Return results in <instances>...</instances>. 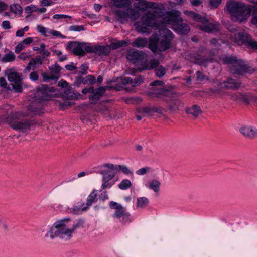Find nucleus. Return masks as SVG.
<instances>
[{
  "label": "nucleus",
  "instance_id": "5",
  "mask_svg": "<svg viewBox=\"0 0 257 257\" xmlns=\"http://www.w3.org/2000/svg\"><path fill=\"white\" fill-rule=\"evenodd\" d=\"M187 13H189V15L194 20L200 23L197 25V27L199 30L208 33L217 32L219 31L220 25L218 23H210L206 16H202L201 14L192 11H186L185 13L187 14Z\"/></svg>",
  "mask_w": 257,
  "mask_h": 257
},
{
  "label": "nucleus",
  "instance_id": "35",
  "mask_svg": "<svg viewBox=\"0 0 257 257\" xmlns=\"http://www.w3.org/2000/svg\"><path fill=\"white\" fill-rule=\"evenodd\" d=\"M15 59V55L12 52L5 54L1 59L3 62H13Z\"/></svg>",
  "mask_w": 257,
  "mask_h": 257
},
{
  "label": "nucleus",
  "instance_id": "3",
  "mask_svg": "<svg viewBox=\"0 0 257 257\" xmlns=\"http://www.w3.org/2000/svg\"><path fill=\"white\" fill-rule=\"evenodd\" d=\"M161 37L160 39L158 37L149 39L148 48L155 54H160L172 47L171 42L175 36L170 30L167 28L162 29L161 30Z\"/></svg>",
  "mask_w": 257,
  "mask_h": 257
},
{
  "label": "nucleus",
  "instance_id": "31",
  "mask_svg": "<svg viewBox=\"0 0 257 257\" xmlns=\"http://www.w3.org/2000/svg\"><path fill=\"white\" fill-rule=\"evenodd\" d=\"M84 202H79L77 203V205H74L73 208H72L73 211H74V214H79L81 213L82 212L86 211L87 206L82 208V207L84 205Z\"/></svg>",
  "mask_w": 257,
  "mask_h": 257
},
{
  "label": "nucleus",
  "instance_id": "36",
  "mask_svg": "<svg viewBox=\"0 0 257 257\" xmlns=\"http://www.w3.org/2000/svg\"><path fill=\"white\" fill-rule=\"evenodd\" d=\"M155 73L158 77L161 78L166 74V69L162 65H160L155 69Z\"/></svg>",
  "mask_w": 257,
  "mask_h": 257
},
{
  "label": "nucleus",
  "instance_id": "8",
  "mask_svg": "<svg viewBox=\"0 0 257 257\" xmlns=\"http://www.w3.org/2000/svg\"><path fill=\"white\" fill-rule=\"evenodd\" d=\"M150 89L146 92L150 98H161L164 100L166 98H174L177 96L176 92L165 88L152 87Z\"/></svg>",
  "mask_w": 257,
  "mask_h": 257
},
{
  "label": "nucleus",
  "instance_id": "28",
  "mask_svg": "<svg viewBox=\"0 0 257 257\" xmlns=\"http://www.w3.org/2000/svg\"><path fill=\"white\" fill-rule=\"evenodd\" d=\"M161 183L156 179H153L149 184V188L154 191L156 193H158L160 191Z\"/></svg>",
  "mask_w": 257,
  "mask_h": 257
},
{
  "label": "nucleus",
  "instance_id": "30",
  "mask_svg": "<svg viewBox=\"0 0 257 257\" xmlns=\"http://www.w3.org/2000/svg\"><path fill=\"white\" fill-rule=\"evenodd\" d=\"M96 190H93V191L88 196L86 200V206L88 207L90 206L93 203L96 202L97 199L96 198L97 194L96 193Z\"/></svg>",
  "mask_w": 257,
  "mask_h": 257
},
{
  "label": "nucleus",
  "instance_id": "45",
  "mask_svg": "<svg viewBox=\"0 0 257 257\" xmlns=\"http://www.w3.org/2000/svg\"><path fill=\"white\" fill-rule=\"evenodd\" d=\"M28 110L32 115H40L41 113V109L37 107L29 106Z\"/></svg>",
  "mask_w": 257,
  "mask_h": 257
},
{
  "label": "nucleus",
  "instance_id": "62",
  "mask_svg": "<svg viewBox=\"0 0 257 257\" xmlns=\"http://www.w3.org/2000/svg\"><path fill=\"white\" fill-rule=\"evenodd\" d=\"M133 79H132V78H131L130 77H124L122 80V83L124 85L130 84L133 86Z\"/></svg>",
  "mask_w": 257,
  "mask_h": 257
},
{
  "label": "nucleus",
  "instance_id": "52",
  "mask_svg": "<svg viewBox=\"0 0 257 257\" xmlns=\"http://www.w3.org/2000/svg\"><path fill=\"white\" fill-rule=\"evenodd\" d=\"M74 104V102L66 100L60 103V107L61 109L64 110L66 109L68 107L72 106Z\"/></svg>",
  "mask_w": 257,
  "mask_h": 257
},
{
  "label": "nucleus",
  "instance_id": "41",
  "mask_svg": "<svg viewBox=\"0 0 257 257\" xmlns=\"http://www.w3.org/2000/svg\"><path fill=\"white\" fill-rule=\"evenodd\" d=\"M10 8L11 11L15 14H21L23 12L22 8L19 4H14L10 5Z\"/></svg>",
  "mask_w": 257,
  "mask_h": 257
},
{
  "label": "nucleus",
  "instance_id": "25",
  "mask_svg": "<svg viewBox=\"0 0 257 257\" xmlns=\"http://www.w3.org/2000/svg\"><path fill=\"white\" fill-rule=\"evenodd\" d=\"M147 43L148 41L146 38L138 37L134 40L131 43V45L134 47L143 48Z\"/></svg>",
  "mask_w": 257,
  "mask_h": 257
},
{
  "label": "nucleus",
  "instance_id": "17",
  "mask_svg": "<svg viewBox=\"0 0 257 257\" xmlns=\"http://www.w3.org/2000/svg\"><path fill=\"white\" fill-rule=\"evenodd\" d=\"M168 98H166L163 100L167 104L165 109H164L165 112H173L176 111L179 109L180 106H182L183 105V103L178 99H169Z\"/></svg>",
  "mask_w": 257,
  "mask_h": 257
},
{
  "label": "nucleus",
  "instance_id": "44",
  "mask_svg": "<svg viewBox=\"0 0 257 257\" xmlns=\"http://www.w3.org/2000/svg\"><path fill=\"white\" fill-rule=\"evenodd\" d=\"M117 172L118 170L121 171L123 173L126 175L131 174L133 175V173L127 167L124 165H116Z\"/></svg>",
  "mask_w": 257,
  "mask_h": 257
},
{
  "label": "nucleus",
  "instance_id": "51",
  "mask_svg": "<svg viewBox=\"0 0 257 257\" xmlns=\"http://www.w3.org/2000/svg\"><path fill=\"white\" fill-rule=\"evenodd\" d=\"M144 81V77L142 75H139L135 77L133 81V86H138Z\"/></svg>",
  "mask_w": 257,
  "mask_h": 257
},
{
  "label": "nucleus",
  "instance_id": "63",
  "mask_svg": "<svg viewBox=\"0 0 257 257\" xmlns=\"http://www.w3.org/2000/svg\"><path fill=\"white\" fill-rule=\"evenodd\" d=\"M30 79L33 81H35L38 79V74L36 71L32 72L29 75Z\"/></svg>",
  "mask_w": 257,
  "mask_h": 257
},
{
  "label": "nucleus",
  "instance_id": "1",
  "mask_svg": "<svg viewBox=\"0 0 257 257\" xmlns=\"http://www.w3.org/2000/svg\"><path fill=\"white\" fill-rule=\"evenodd\" d=\"M85 220L83 218L76 219L72 222L70 217H65L56 221L45 234V237L50 236L51 239L59 237L64 240H69L72 234L77 229L83 228Z\"/></svg>",
  "mask_w": 257,
  "mask_h": 257
},
{
  "label": "nucleus",
  "instance_id": "9",
  "mask_svg": "<svg viewBox=\"0 0 257 257\" xmlns=\"http://www.w3.org/2000/svg\"><path fill=\"white\" fill-rule=\"evenodd\" d=\"M55 89L52 86L43 84L38 86L34 93V98L39 102L49 100L51 98V95L48 92H54Z\"/></svg>",
  "mask_w": 257,
  "mask_h": 257
},
{
  "label": "nucleus",
  "instance_id": "23",
  "mask_svg": "<svg viewBox=\"0 0 257 257\" xmlns=\"http://www.w3.org/2000/svg\"><path fill=\"white\" fill-rule=\"evenodd\" d=\"M223 63L224 64H231L233 67H236V65L238 62H241V59H237L236 57L234 56H228L226 55L223 57L222 59Z\"/></svg>",
  "mask_w": 257,
  "mask_h": 257
},
{
  "label": "nucleus",
  "instance_id": "14",
  "mask_svg": "<svg viewBox=\"0 0 257 257\" xmlns=\"http://www.w3.org/2000/svg\"><path fill=\"white\" fill-rule=\"evenodd\" d=\"M107 88L108 86H100L96 89L94 88L93 92H90L88 96L90 103L92 104H96L105 93Z\"/></svg>",
  "mask_w": 257,
  "mask_h": 257
},
{
  "label": "nucleus",
  "instance_id": "19",
  "mask_svg": "<svg viewBox=\"0 0 257 257\" xmlns=\"http://www.w3.org/2000/svg\"><path fill=\"white\" fill-rule=\"evenodd\" d=\"M240 132L245 137L249 139L257 138V128L253 126H242L239 130Z\"/></svg>",
  "mask_w": 257,
  "mask_h": 257
},
{
  "label": "nucleus",
  "instance_id": "55",
  "mask_svg": "<svg viewBox=\"0 0 257 257\" xmlns=\"http://www.w3.org/2000/svg\"><path fill=\"white\" fill-rule=\"evenodd\" d=\"M150 170L151 168L150 167H145L136 171V173L138 175H143Z\"/></svg>",
  "mask_w": 257,
  "mask_h": 257
},
{
  "label": "nucleus",
  "instance_id": "59",
  "mask_svg": "<svg viewBox=\"0 0 257 257\" xmlns=\"http://www.w3.org/2000/svg\"><path fill=\"white\" fill-rule=\"evenodd\" d=\"M146 8H147V9L148 8H152L156 10L159 9V5L155 2L147 1V4Z\"/></svg>",
  "mask_w": 257,
  "mask_h": 257
},
{
  "label": "nucleus",
  "instance_id": "58",
  "mask_svg": "<svg viewBox=\"0 0 257 257\" xmlns=\"http://www.w3.org/2000/svg\"><path fill=\"white\" fill-rule=\"evenodd\" d=\"M122 206L118 203L117 202L114 201H110L109 203V207L112 209L117 210L121 208Z\"/></svg>",
  "mask_w": 257,
  "mask_h": 257
},
{
  "label": "nucleus",
  "instance_id": "11",
  "mask_svg": "<svg viewBox=\"0 0 257 257\" xmlns=\"http://www.w3.org/2000/svg\"><path fill=\"white\" fill-rule=\"evenodd\" d=\"M235 42L239 45H245L248 48H256V41L252 40L251 36L245 31L239 32L235 34Z\"/></svg>",
  "mask_w": 257,
  "mask_h": 257
},
{
  "label": "nucleus",
  "instance_id": "61",
  "mask_svg": "<svg viewBox=\"0 0 257 257\" xmlns=\"http://www.w3.org/2000/svg\"><path fill=\"white\" fill-rule=\"evenodd\" d=\"M152 112V108L149 107H144L141 108L138 110V112L140 113L148 114Z\"/></svg>",
  "mask_w": 257,
  "mask_h": 257
},
{
  "label": "nucleus",
  "instance_id": "32",
  "mask_svg": "<svg viewBox=\"0 0 257 257\" xmlns=\"http://www.w3.org/2000/svg\"><path fill=\"white\" fill-rule=\"evenodd\" d=\"M240 100L245 104H249L250 101L257 102V96H249L247 95H242L240 97Z\"/></svg>",
  "mask_w": 257,
  "mask_h": 257
},
{
  "label": "nucleus",
  "instance_id": "56",
  "mask_svg": "<svg viewBox=\"0 0 257 257\" xmlns=\"http://www.w3.org/2000/svg\"><path fill=\"white\" fill-rule=\"evenodd\" d=\"M165 84L164 82L162 80H156L151 82L150 84V86L152 87H159L158 86H163Z\"/></svg>",
  "mask_w": 257,
  "mask_h": 257
},
{
  "label": "nucleus",
  "instance_id": "34",
  "mask_svg": "<svg viewBox=\"0 0 257 257\" xmlns=\"http://www.w3.org/2000/svg\"><path fill=\"white\" fill-rule=\"evenodd\" d=\"M36 8H37V6H36L35 5H33V4H31L29 6H26L25 9H24V11H25V12L26 13V14H28L29 15H28L26 18H28V17H29L30 16H33V18H36V16H34L33 15H32L31 13L33 12H34V11H36Z\"/></svg>",
  "mask_w": 257,
  "mask_h": 257
},
{
  "label": "nucleus",
  "instance_id": "42",
  "mask_svg": "<svg viewBox=\"0 0 257 257\" xmlns=\"http://www.w3.org/2000/svg\"><path fill=\"white\" fill-rule=\"evenodd\" d=\"M42 76L44 82H49L51 80L57 81L59 76H49L47 73L43 72L42 74Z\"/></svg>",
  "mask_w": 257,
  "mask_h": 257
},
{
  "label": "nucleus",
  "instance_id": "15",
  "mask_svg": "<svg viewBox=\"0 0 257 257\" xmlns=\"http://www.w3.org/2000/svg\"><path fill=\"white\" fill-rule=\"evenodd\" d=\"M240 85V82L230 77L227 78L226 80L223 82L219 81L217 84V86L220 87V88L234 90L238 89Z\"/></svg>",
  "mask_w": 257,
  "mask_h": 257
},
{
  "label": "nucleus",
  "instance_id": "64",
  "mask_svg": "<svg viewBox=\"0 0 257 257\" xmlns=\"http://www.w3.org/2000/svg\"><path fill=\"white\" fill-rule=\"evenodd\" d=\"M24 46L21 42L19 43L15 47V51L17 54H19L24 49Z\"/></svg>",
  "mask_w": 257,
  "mask_h": 257
},
{
  "label": "nucleus",
  "instance_id": "43",
  "mask_svg": "<svg viewBox=\"0 0 257 257\" xmlns=\"http://www.w3.org/2000/svg\"><path fill=\"white\" fill-rule=\"evenodd\" d=\"M125 212H126V209L125 207L122 206L121 208L115 210L113 215V217L116 218H120Z\"/></svg>",
  "mask_w": 257,
  "mask_h": 257
},
{
  "label": "nucleus",
  "instance_id": "46",
  "mask_svg": "<svg viewBox=\"0 0 257 257\" xmlns=\"http://www.w3.org/2000/svg\"><path fill=\"white\" fill-rule=\"evenodd\" d=\"M81 71L76 72L79 75L83 76L87 74V70L88 69V65L87 63H83L80 66Z\"/></svg>",
  "mask_w": 257,
  "mask_h": 257
},
{
  "label": "nucleus",
  "instance_id": "50",
  "mask_svg": "<svg viewBox=\"0 0 257 257\" xmlns=\"http://www.w3.org/2000/svg\"><path fill=\"white\" fill-rule=\"evenodd\" d=\"M250 16H251V23L257 26V8H254L253 10L251 9Z\"/></svg>",
  "mask_w": 257,
  "mask_h": 257
},
{
  "label": "nucleus",
  "instance_id": "29",
  "mask_svg": "<svg viewBox=\"0 0 257 257\" xmlns=\"http://www.w3.org/2000/svg\"><path fill=\"white\" fill-rule=\"evenodd\" d=\"M128 46V42L126 40H122L116 42L111 43L110 47L112 50H116L120 47H124Z\"/></svg>",
  "mask_w": 257,
  "mask_h": 257
},
{
  "label": "nucleus",
  "instance_id": "49",
  "mask_svg": "<svg viewBox=\"0 0 257 257\" xmlns=\"http://www.w3.org/2000/svg\"><path fill=\"white\" fill-rule=\"evenodd\" d=\"M122 219L120 220L121 223L125 224L127 223L131 222V215L129 212H125L122 216Z\"/></svg>",
  "mask_w": 257,
  "mask_h": 257
},
{
  "label": "nucleus",
  "instance_id": "40",
  "mask_svg": "<svg viewBox=\"0 0 257 257\" xmlns=\"http://www.w3.org/2000/svg\"><path fill=\"white\" fill-rule=\"evenodd\" d=\"M49 69L52 74L58 75L62 69V68L59 64L56 63L55 64L50 66Z\"/></svg>",
  "mask_w": 257,
  "mask_h": 257
},
{
  "label": "nucleus",
  "instance_id": "13",
  "mask_svg": "<svg viewBox=\"0 0 257 257\" xmlns=\"http://www.w3.org/2000/svg\"><path fill=\"white\" fill-rule=\"evenodd\" d=\"M86 43H81L77 41H69L66 47L67 50L71 51L73 54L78 56H83L85 54Z\"/></svg>",
  "mask_w": 257,
  "mask_h": 257
},
{
  "label": "nucleus",
  "instance_id": "12",
  "mask_svg": "<svg viewBox=\"0 0 257 257\" xmlns=\"http://www.w3.org/2000/svg\"><path fill=\"white\" fill-rule=\"evenodd\" d=\"M183 22V19L180 16L179 11H168L166 15L162 18V22L166 25H171L173 29L176 25Z\"/></svg>",
  "mask_w": 257,
  "mask_h": 257
},
{
  "label": "nucleus",
  "instance_id": "60",
  "mask_svg": "<svg viewBox=\"0 0 257 257\" xmlns=\"http://www.w3.org/2000/svg\"><path fill=\"white\" fill-rule=\"evenodd\" d=\"M222 0H210V5L212 8H216L221 3Z\"/></svg>",
  "mask_w": 257,
  "mask_h": 257
},
{
  "label": "nucleus",
  "instance_id": "21",
  "mask_svg": "<svg viewBox=\"0 0 257 257\" xmlns=\"http://www.w3.org/2000/svg\"><path fill=\"white\" fill-rule=\"evenodd\" d=\"M173 30L180 35H187L190 30L189 25L185 23L180 22L173 29Z\"/></svg>",
  "mask_w": 257,
  "mask_h": 257
},
{
  "label": "nucleus",
  "instance_id": "57",
  "mask_svg": "<svg viewBox=\"0 0 257 257\" xmlns=\"http://www.w3.org/2000/svg\"><path fill=\"white\" fill-rule=\"evenodd\" d=\"M100 173L103 175L102 181H106V182H109L110 180L112 179L114 177L113 175H111L105 173V172H100Z\"/></svg>",
  "mask_w": 257,
  "mask_h": 257
},
{
  "label": "nucleus",
  "instance_id": "54",
  "mask_svg": "<svg viewBox=\"0 0 257 257\" xmlns=\"http://www.w3.org/2000/svg\"><path fill=\"white\" fill-rule=\"evenodd\" d=\"M48 30V28L41 25H38L37 26V30L38 32L42 34L44 36H47V35L46 34L47 30Z\"/></svg>",
  "mask_w": 257,
  "mask_h": 257
},
{
  "label": "nucleus",
  "instance_id": "18",
  "mask_svg": "<svg viewBox=\"0 0 257 257\" xmlns=\"http://www.w3.org/2000/svg\"><path fill=\"white\" fill-rule=\"evenodd\" d=\"M96 83V80L94 75H88L84 78L81 75H78L76 77V81L74 83L73 85L75 87H79L81 84H83V85L88 84L90 85H93Z\"/></svg>",
  "mask_w": 257,
  "mask_h": 257
},
{
  "label": "nucleus",
  "instance_id": "27",
  "mask_svg": "<svg viewBox=\"0 0 257 257\" xmlns=\"http://www.w3.org/2000/svg\"><path fill=\"white\" fill-rule=\"evenodd\" d=\"M72 87L68 86L65 88L64 91V95L68 99L75 100L77 99V93H75L72 91Z\"/></svg>",
  "mask_w": 257,
  "mask_h": 257
},
{
  "label": "nucleus",
  "instance_id": "6",
  "mask_svg": "<svg viewBox=\"0 0 257 257\" xmlns=\"http://www.w3.org/2000/svg\"><path fill=\"white\" fill-rule=\"evenodd\" d=\"M8 80L11 82L7 88V90H14L15 92L21 93L23 91L22 81L23 76L22 73L17 71L14 67L7 68L5 71Z\"/></svg>",
  "mask_w": 257,
  "mask_h": 257
},
{
  "label": "nucleus",
  "instance_id": "37",
  "mask_svg": "<svg viewBox=\"0 0 257 257\" xmlns=\"http://www.w3.org/2000/svg\"><path fill=\"white\" fill-rule=\"evenodd\" d=\"M195 63L199 65L204 64L208 61V58H205L204 56L200 54H196L194 57Z\"/></svg>",
  "mask_w": 257,
  "mask_h": 257
},
{
  "label": "nucleus",
  "instance_id": "24",
  "mask_svg": "<svg viewBox=\"0 0 257 257\" xmlns=\"http://www.w3.org/2000/svg\"><path fill=\"white\" fill-rule=\"evenodd\" d=\"M187 114H190L197 118L202 113L200 107L197 105H193L191 108H187L185 110Z\"/></svg>",
  "mask_w": 257,
  "mask_h": 257
},
{
  "label": "nucleus",
  "instance_id": "53",
  "mask_svg": "<svg viewBox=\"0 0 257 257\" xmlns=\"http://www.w3.org/2000/svg\"><path fill=\"white\" fill-rule=\"evenodd\" d=\"M85 30L83 25H72L69 27V30L73 31H81Z\"/></svg>",
  "mask_w": 257,
  "mask_h": 257
},
{
  "label": "nucleus",
  "instance_id": "39",
  "mask_svg": "<svg viewBox=\"0 0 257 257\" xmlns=\"http://www.w3.org/2000/svg\"><path fill=\"white\" fill-rule=\"evenodd\" d=\"M167 11H165V9H162L159 7V9H156L153 10L152 12H151L152 14H153L154 16V18L156 19L157 17H164L165 14L166 13Z\"/></svg>",
  "mask_w": 257,
  "mask_h": 257
},
{
  "label": "nucleus",
  "instance_id": "38",
  "mask_svg": "<svg viewBox=\"0 0 257 257\" xmlns=\"http://www.w3.org/2000/svg\"><path fill=\"white\" fill-rule=\"evenodd\" d=\"M132 185V184L130 180L124 179L118 184V187L121 190H126L130 188Z\"/></svg>",
  "mask_w": 257,
  "mask_h": 257
},
{
  "label": "nucleus",
  "instance_id": "2",
  "mask_svg": "<svg viewBox=\"0 0 257 257\" xmlns=\"http://www.w3.org/2000/svg\"><path fill=\"white\" fill-rule=\"evenodd\" d=\"M114 5L118 8H126V10H117L115 11L116 18L121 23L128 19L135 21L139 19L140 16V11H145L144 8H141L139 3L133 4L134 8H132L131 0H112Z\"/></svg>",
  "mask_w": 257,
  "mask_h": 257
},
{
  "label": "nucleus",
  "instance_id": "4",
  "mask_svg": "<svg viewBox=\"0 0 257 257\" xmlns=\"http://www.w3.org/2000/svg\"><path fill=\"white\" fill-rule=\"evenodd\" d=\"M226 7L230 14L240 22L247 20L251 12L250 7H246L242 3L232 0L227 2Z\"/></svg>",
  "mask_w": 257,
  "mask_h": 257
},
{
  "label": "nucleus",
  "instance_id": "20",
  "mask_svg": "<svg viewBox=\"0 0 257 257\" xmlns=\"http://www.w3.org/2000/svg\"><path fill=\"white\" fill-rule=\"evenodd\" d=\"M159 64L160 62L157 59H152L150 61H148L146 58L144 64H142V67L139 68V70L142 71V70H155L160 66Z\"/></svg>",
  "mask_w": 257,
  "mask_h": 257
},
{
  "label": "nucleus",
  "instance_id": "26",
  "mask_svg": "<svg viewBox=\"0 0 257 257\" xmlns=\"http://www.w3.org/2000/svg\"><path fill=\"white\" fill-rule=\"evenodd\" d=\"M155 18L153 14H152L151 12L149 11L144 16H143L142 24L140 25V27H143V25H146V26H152V21Z\"/></svg>",
  "mask_w": 257,
  "mask_h": 257
},
{
  "label": "nucleus",
  "instance_id": "22",
  "mask_svg": "<svg viewBox=\"0 0 257 257\" xmlns=\"http://www.w3.org/2000/svg\"><path fill=\"white\" fill-rule=\"evenodd\" d=\"M100 172H105L106 174L112 175L114 177L117 173L116 165L109 163L104 164L101 167Z\"/></svg>",
  "mask_w": 257,
  "mask_h": 257
},
{
  "label": "nucleus",
  "instance_id": "47",
  "mask_svg": "<svg viewBox=\"0 0 257 257\" xmlns=\"http://www.w3.org/2000/svg\"><path fill=\"white\" fill-rule=\"evenodd\" d=\"M241 62H238L236 65V67L240 66L241 69H242V71L243 72V73L249 72L250 67L249 66L245 64L244 62L243 61V60L241 59Z\"/></svg>",
  "mask_w": 257,
  "mask_h": 257
},
{
  "label": "nucleus",
  "instance_id": "16",
  "mask_svg": "<svg viewBox=\"0 0 257 257\" xmlns=\"http://www.w3.org/2000/svg\"><path fill=\"white\" fill-rule=\"evenodd\" d=\"M87 53H94L99 56H108L110 53V50L107 46L100 45H88L85 48Z\"/></svg>",
  "mask_w": 257,
  "mask_h": 257
},
{
  "label": "nucleus",
  "instance_id": "48",
  "mask_svg": "<svg viewBox=\"0 0 257 257\" xmlns=\"http://www.w3.org/2000/svg\"><path fill=\"white\" fill-rule=\"evenodd\" d=\"M241 62H238L236 65V67L240 66L241 69H242V71L243 72V73L249 72L250 67L249 66L245 64L244 62L243 61V60L241 59Z\"/></svg>",
  "mask_w": 257,
  "mask_h": 257
},
{
  "label": "nucleus",
  "instance_id": "33",
  "mask_svg": "<svg viewBox=\"0 0 257 257\" xmlns=\"http://www.w3.org/2000/svg\"><path fill=\"white\" fill-rule=\"evenodd\" d=\"M149 203V200L145 197H139L137 198V206L140 208H143L147 206Z\"/></svg>",
  "mask_w": 257,
  "mask_h": 257
},
{
  "label": "nucleus",
  "instance_id": "10",
  "mask_svg": "<svg viewBox=\"0 0 257 257\" xmlns=\"http://www.w3.org/2000/svg\"><path fill=\"white\" fill-rule=\"evenodd\" d=\"M147 56L144 52L133 49L128 52L126 58L131 63L135 65H139L142 68Z\"/></svg>",
  "mask_w": 257,
  "mask_h": 257
},
{
  "label": "nucleus",
  "instance_id": "7",
  "mask_svg": "<svg viewBox=\"0 0 257 257\" xmlns=\"http://www.w3.org/2000/svg\"><path fill=\"white\" fill-rule=\"evenodd\" d=\"M18 114L17 113H12L8 118V121L10 127L14 130L24 132L26 130L29 129L32 125V121L30 119H24L22 121H17Z\"/></svg>",
  "mask_w": 257,
  "mask_h": 257
}]
</instances>
